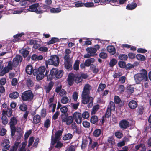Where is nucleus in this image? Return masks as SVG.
<instances>
[{
  "mask_svg": "<svg viewBox=\"0 0 151 151\" xmlns=\"http://www.w3.org/2000/svg\"><path fill=\"white\" fill-rule=\"evenodd\" d=\"M100 48V46L96 45H95L93 47H88L87 48L86 50L88 53H90L91 56H93L96 55V52Z\"/></svg>",
  "mask_w": 151,
  "mask_h": 151,
  "instance_id": "nucleus-8",
  "label": "nucleus"
},
{
  "mask_svg": "<svg viewBox=\"0 0 151 151\" xmlns=\"http://www.w3.org/2000/svg\"><path fill=\"white\" fill-rule=\"evenodd\" d=\"M117 61L115 59L113 58L109 62V65L111 67H113L117 63Z\"/></svg>",
  "mask_w": 151,
  "mask_h": 151,
  "instance_id": "nucleus-39",
  "label": "nucleus"
},
{
  "mask_svg": "<svg viewBox=\"0 0 151 151\" xmlns=\"http://www.w3.org/2000/svg\"><path fill=\"white\" fill-rule=\"evenodd\" d=\"M115 136L118 138L120 139L122 138L123 136L122 133L119 132H115Z\"/></svg>",
  "mask_w": 151,
  "mask_h": 151,
  "instance_id": "nucleus-59",
  "label": "nucleus"
},
{
  "mask_svg": "<svg viewBox=\"0 0 151 151\" xmlns=\"http://www.w3.org/2000/svg\"><path fill=\"white\" fill-rule=\"evenodd\" d=\"M27 144V142H23L19 151H26L25 147Z\"/></svg>",
  "mask_w": 151,
  "mask_h": 151,
  "instance_id": "nucleus-54",
  "label": "nucleus"
},
{
  "mask_svg": "<svg viewBox=\"0 0 151 151\" xmlns=\"http://www.w3.org/2000/svg\"><path fill=\"white\" fill-rule=\"evenodd\" d=\"M114 102L116 104L119 103L121 100L119 97L118 96H115L114 97Z\"/></svg>",
  "mask_w": 151,
  "mask_h": 151,
  "instance_id": "nucleus-60",
  "label": "nucleus"
},
{
  "mask_svg": "<svg viewBox=\"0 0 151 151\" xmlns=\"http://www.w3.org/2000/svg\"><path fill=\"white\" fill-rule=\"evenodd\" d=\"M111 111L110 110V109H107L106 112V113L105 115L104 116L105 117L109 118L111 116Z\"/></svg>",
  "mask_w": 151,
  "mask_h": 151,
  "instance_id": "nucleus-62",
  "label": "nucleus"
},
{
  "mask_svg": "<svg viewBox=\"0 0 151 151\" xmlns=\"http://www.w3.org/2000/svg\"><path fill=\"white\" fill-rule=\"evenodd\" d=\"M137 6V4L136 3H132L128 4L126 6V9L129 10H132Z\"/></svg>",
  "mask_w": 151,
  "mask_h": 151,
  "instance_id": "nucleus-23",
  "label": "nucleus"
},
{
  "mask_svg": "<svg viewBox=\"0 0 151 151\" xmlns=\"http://www.w3.org/2000/svg\"><path fill=\"white\" fill-rule=\"evenodd\" d=\"M38 50L40 51L44 52H47L48 50V48L47 47H44V46H42L40 47L39 49Z\"/></svg>",
  "mask_w": 151,
  "mask_h": 151,
  "instance_id": "nucleus-51",
  "label": "nucleus"
},
{
  "mask_svg": "<svg viewBox=\"0 0 151 151\" xmlns=\"http://www.w3.org/2000/svg\"><path fill=\"white\" fill-rule=\"evenodd\" d=\"M60 110L62 113H65L68 111V108L67 107L64 106L61 108Z\"/></svg>",
  "mask_w": 151,
  "mask_h": 151,
  "instance_id": "nucleus-64",
  "label": "nucleus"
},
{
  "mask_svg": "<svg viewBox=\"0 0 151 151\" xmlns=\"http://www.w3.org/2000/svg\"><path fill=\"white\" fill-rule=\"evenodd\" d=\"M108 142L109 144L111 145H113L115 143V140L112 137H109L108 138Z\"/></svg>",
  "mask_w": 151,
  "mask_h": 151,
  "instance_id": "nucleus-34",
  "label": "nucleus"
},
{
  "mask_svg": "<svg viewBox=\"0 0 151 151\" xmlns=\"http://www.w3.org/2000/svg\"><path fill=\"white\" fill-rule=\"evenodd\" d=\"M95 61V59L93 58H91L86 60L85 62V65L86 66H89L91 63H93Z\"/></svg>",
  "mask_w": 151,
  "mask_h": 151,
  "instance_id": "nucleus-22",
  "label": "nucleus"
},
{
  "mask_svg": "<svg viewBox=\"0 0 151 151\" xmlns=\"http://www.w3.org/2000/svg\"><path fill=\"white\" fill-rule=\"evenodd\" d=\"M9 141L8 139H6L3 140L1 144V146L3 147V151L8 150L10 147L9 144Z\"/></svg>",
  "mask_w": 151,
  "mask_h": 151,
  "instance_id": "nucleus-11",
  "label": "nucleus"
},
{
  "mask_svg": "<svg viewBox=\"0 0 151 151\" xmlns=\"http://www.w3.org/2000/svg\"><path fill=\"white\" fill-rule=\"evenodd\" d=\"M75 82L78 83L82 81V78L81 77L80 75L78 76H75Z\"/></svg>",
  "mask_w": 151,
  "mask_h": 151,
  "instance_id": "nucleus-33",
  "label": "nucleus"
},
{
  "mask_svg": "<svg viewBox=\"0 0 151 151\" xmlns=\"http://www.w3.org/2000/svg\"><path fill=\"white\" fill-rule=\"evenodd\" d=\"M22 60V58L20 55H17L14 58L12 64L14 67H17L19 64V62H21Z\"/></svg>",
  "mask_w": 151,
  "mask_h": 151,
  "instance_id": "nucleus-12",
  "label": "nucleus"
},
{
  "mask_svg": "<svg viewBox=\"0 0 151 151\" xmlns=\"http://www.w3.org/2000/svg\"><path fill=\"white\" fill-rule=\"evenodd\" d=\"M71 51L69 49L65 50L64 59L65 60L64 64L65 68L68 70H70L72 68L73 60L72 58H70V54Z\"/></svg>",
  "mask_w": 151,
  "mask_h": 151,
  "instance_id": "nucleus-1",
  "label": "nucleus"
},
{
  "mask_svg": "<svg viewBox=\"0 0 151 151\" xmlns=\"http://www.w3.org/2000/svg\"><path fill=\"white\" fill-rule=\"evenodd\" d=\"M19 51L24 58L26 57L29 53V52L25 49H21Z\"/></svg>",
  "mask_w": 151,
  "mask_h": 151,
  "instance_id": "nucleus-24",
  "label": "nucleus"
},
{
  "mask_svg": "<svg viewBox=\"0 0 151 151\" xmlns=\"http://www.w3.org/2000/svg\"><path fill=\"white\" fill-rule=\"evenodd\" d=\"M84 6L87 7H91L94 6V3L93 2H87L84 3Z\"/></svg>",
  "mask_w": 151,
  "mask_h": 151,
  "instance_id": "nucleus-49",
  "label": "nucleus"
},
{
  "mask_svg": "<svg viewBox=\"0 0 151 151\" xmlns=\"http://www.w3.org/2000/svg\"><path fill=\"white\" fill-rule=\"evenodd\" d=\"M129 122L125 120L121 121L119 123V126L121 128L125 129L129 127Z\"/></svg>",
  "mask_w": 151,
  "mask_h": 151,
  "instance_id": "nucleus-15",
  "label": "nucleus"
},
{
  "mask_svg": "<svg viewBox=\"0 0 151 151\" xmlns=\"http://www.w3.org/2000/svg\"><path fill=\"white\" fill-rule=\"evenodd\" d=\"M19 96V93L17 92H14L9 94V96L11 98L15 99L17 98Z\"/></svg>",
  "mask_w": 151,
  "mask_h": 151,
  "instance_id": "nucleus-29",
  "label": "nucleus"
},
{
  "mask_svg": "<svg viewBox=\"0 0 151 151\" xmlns=\"http://www.w3.org/2000/svg\"><path fill=\"white\" fill-rule=\"evenodd\" d=\"M73 118L78 124H80L82 122V116L81 114L79 112H75L73 114Z\"/></svg>",
  "mask_w": 151,
  "mask_h": 151,
  "instance_id": "nucleus-9",
  "label": "nucleus"
},
{
  "mask_svg": "<svg viewBox=\"0 0 151 151\" xmlns=\"http://www.w3.org/2000/svg\"><path fill=\"white\" fill-rule=\"evenodd\" d=\"M41 120V118L40 116L37 115L34 116L33 119V122L35 124L39 123Z\"/></svg>",
  "mask_w": 151,
  "mask_h": 151,
  "instance_id": "nucleus-19",
  "label": "nucleus"
},
{
  "mask_svg": "<svg viewBox=\"0 0 151 151\" xmlns=\"http://www.w3.org/2000/svg\"><path fill=\"white\" fill-rule=\"evenodd\" d=\"M26 71L27 74L31 75L32 73L34 70L33 69L32 66L29 65L26 66Z\"/></svg>",
  "mask_w": 151,
  "mask_h": 151,
  "instance_id": "nucleus-21",
  "label": "nucleus"
},
{
  "mask_svg": "<svg viewBox=\"0 0 151 151\" xmlns=\"http://www.w3.org/2000/svg\"><path fill=\"white\" fill-rule=\"evenodd\" d=\"M56 106V105L54 104H49V111H51L52 110V112H54L55 111Z\"/></svg>",
  "mask_w": 151,
  "mask_h": 151,
  "instance_id": "nucleus-27",
  "label": "nucleus"
},
{
  "mask_svg": "<svg viewBox=\"0 0 151 151\" xmlns=\"http://www.w3.org/2000/svg\"><path fill=\"white\" fill-rule=\"evenodd\" d=\"M82 124L83 127L86 128H88L90 126L89 122L86 121H83L82 123Z\"/></svg>",
  "mask_w": 151,
  "mask_h": 151,
  "instance_id": "nucleus-53",
  "label": "nucleus"
},
{
  "mask_svg": "<svg viewBox=\"0 0 151 151\" xmlns=\"http://www.w3.org/2000/svg\"><path fill=\"white\" fill-rule=\"evenodd\" d=\"M99 108L98 105H96L93 107L91 111V114H95Z\"/></svg>",
  "mask_w": 151,
  "mask_h": 151,
  "instance_id": "nucleus-38",
  "label": "nucleus"
},
{
  "mask_svg": "<svg viewBox=\"0 0 151 151\" xmlns=\"http://www.w3.org/2000/svg\"><path fill=\"white\" fill-rule=\"evenodd\" d=\"M45 76L44 73H37L36 76V78L38 80H40L42 79Z\"/></svg>",
  "mask_w": 151,
  "mask_h": 151,
  "instance_id": "nucleus-37",
  "label": "nucleus"
},
{
  "mask_svg": "<svg viewBox=\"0 0 151 151\" xmlns=\"http://www.w3.org/2000/svg\"><path fill=\"white\" fill-rule=\"evenodd\" d=\"M69 98L67 96H64L61 99V102L62 103L65 104L68 102Z\"/></svg>",
  "mask_w": 151,
  "mask_h": 151,
  "instance_id": "nucleus-32",
  "label": "nucleus"
},
{
  "mask_svg": "<svg viewBox=\"0 0 151 151\" xmlns=\"http://www.w3.org/2000/svg\"><path fill=\"white\" fill-rule=\"evenodd\" d=\"M82 102L84 104H88V107H91L92 106L93 98L89 97L88 95L82 94Z\"/></svg>",
  "mask_w": 151,
  "mask_h": 151,
  "instance_id": "nucleus-5",
  "label": "nucleus"
},
{
  "mask_svg": "<svg viewBox=\"0 0 151 151\" xmlns=\"http://www.w3.org/2000/svg\"><path fill=\"white\" fill-rule=\"evenodd\" d=\"M50 73L51 75L54 76L56 78H59L63 76V72L62 70L53 68L50 70Z\"/></svg>",
  "mask_w": 151,
  "mask_h": 151,
  "instance_id": "nucleus-6",
  "label": "nucleus"
},
{
  "mask_svg": "<svg viewBox=\"0 0 151 151\" xmlns=\"http://www.w3.org/2000/svg\"><path fill=\"white\" fill-rule=\"evenodd\" d=\"M118 58L119 59L123 60H126L127 59L128 57L125 54H120L119 55Z\"/></svg>",
  "mask_w": 151,
  "mask_h": 151,
  "instance_id": "nucleus-42",
  "label": "nucleus"
},
{
  "mask_svg": "<svg viewBox=\"0 0 151 151\" xmlns=\"http://www.w3.org/2000/svg\"><path fill=\"white\" fill-rule=\"evenodd\" d=\"M134 78L137 83L142 81H146L148 80L147 72L146 70L142 69L140 73L135 75Z\"/></svg>",
  "mask_w": 151,
  "mask_h": 151,
  "instance_id": "nucleus-2",
  "label": "nucleus"
},
{
  "mask_svg": "<svg viewBox=\"0 0 151 151\" xmlns=\"http://www.w3.org/2000/svg\"><path fill=\"white\" fill-rule=\"evenodd\" d=\"M81 116L83 118L87 119L89 117V114L88 111H85L82 113Z\"/></svg>",
  "mask_w": 151,
  "mask_h": 151,
  "instance_id": "nucleus-31",
  "label": "nucleus"
},
{
  "mask_svg": "<svg viewBox=\"0 0 151 151\" xmlns=\"http://www.w3.org/2000/svg\"><path fill=\"white\" fill-rule=\"evenodd\" d=\"M107 48L108 52L112 55L114 54L116 52L115 48L113 46H109Z\"/></svg>",
  "mask_w": 151,
  "mask_h": 151,
  "instance_id": "nucleus-17",
  "label": "nucleus"
},
{
  "mask_svg": "<svg viewBox=\"0 0 151 151\" xmlns=\"http://www.w3.org/2000/svg\"><path fill=\"white\" fill-rule=\"evenodd\" d=\"M118 65L120 67L124 68L125 67L126 63L124 62L121 61L118 62Z\"/></svg>",
  "mask_w": 151,
  "mask_h": 151,
  "instance_id": "nucleus-55",
  "label": "nucleus"
},
{
  "mask_svg": "<svg viewBox=\"0 0 151 151\" xmlns=\"http://www.w3.org/2000/svg\"><path fill=\"white\" fill-rule=\"evenodd\" d=\"M2 123L4 124H6L8 123V119L5 115H2Z\"/></svg>",
  "mask_w": 151,
  "mask_h": 151,
  "instance_id": "nucleus-48",
  "label": "nucleus"
},
{
  "mask_svg": "<svg viewBox=\"0 0 151 151\" xmlns=\"http://www.w3.org/2000/svg\"><path fill=\"white\" fill-rule=\"evenodd\" d=\"M99 56L101 58L105 59L107 57V56L106 53L104 52H101L100 53Z\"/></svg>",
  "mask_w": 151,
  "mask_h": 151,
  "instance_id": "nucleus-61",
  "label": "nucleus"
},
{
  "mask_svg": "<svg viewBox=\"0 0 151 151\" xmlns=\"http://www.w3.org/2000/svg\"><path fill=\"white\" fill-rule=\"evenodd\" d=\"M20 109L23 111H25L27 109V106L24 104H22L19 106Z\"/></svg>",
  "mask_w": 151,
  "mask_h": 151,
  "instance_id": "nucleus-56",
  "label": "nucleus"
},
{
  "mask_svg": "<svg viewBox=\"0 0 151 151\" xmlns=\"http://www.w3.org/2000/svg\"><path fill=\"white\" fill-rule=\"evenodd\" d=\"M17 119L15 117H13L11 118L9 122L10 127H15V125L17 123Z\"/></svg>",
  "mask_w": 151,
  "mask_h": 151,
  "instance_id": "nucleus-16",
  "label": "nucleus"
},
{
  "mask_svg": "<svg viewBox=\"0 0 151 151\" xmlns=\"http://www.w3.org/2000/svg\"><path fill=\"white\" fill-rule=\"evenodd\" d=\"M34 97V95L30 90L26 91L23 92L22 95V98L24 101H30Z\"/></svg>",
  "mask_w": 151,
  "mask_h": 151,
  "instance_id": "nucleus-4",
  "label": "nucleus"
},
{
  "mask_svg": "<svg viewBox=\"0 0 151 151\" xmlns=\"http://www.w3.org/2000/svg\"><path fill=\"white\" fill-rule=\"evenodd\" d=\"M58 40V39L56 38H52V39L50 40L48 42V44H53L55 43Z\"/></svg>",
  "mask_w": 151,
  "mask_h": 151,
  "instance_id": "nucleus-45",
  "label": "nucleus"
},
{
  "mask_svg": "<svg viewBox=\"0 0 151 151\" xmlns=\"http://www.w3.org/2000/svg\"><path fill=\"white\" fill-rule=\"evenodd\" d=\"M34 138L33 137H31L29 138L28 141V147L27 151H30L31 150V148L29 147L32 145L34 142Z\"/></svg>",
  "mask_w": 151,
  "mask_h": 151,
  "instance_id": "nucleus-25",
  "label": "nucleus"
},
{
  "mask_svg": "<svg viewBox=\"0 0 151 151\" xmlns=\"http://www.w3.org/2000/svg\"><path fill=\"white\" fill-rule=\"evenodd\" d=\"M101 133V131L100 129L95 130L93 132V135L96 137H99Z\"/></svg>",
  "mask_w": 151,
  "mask_h": 151,
  "instance_id": "nucleus-30",
  "label": "nucleus"
},
{
  "mask_svg": "<svg viewBox=\"0 0 151 151\" xmlns=\"http://www.w3.org/2000/svg\"><path fill=\"white\" fill-rule=\"evenodd\" d=\"M75 75L73 73H70L68 78V81L69 85L70 86L72 85L74 81H75Z\"/></svg>",
  "mask_w": 151,
  "mask_h": 151,
  "instance_id": "nucleus-13",
  "label": "nucleus"
},
{
  "mask_svg": "<svg viewBox=\"0 0 151 151\" xmlns=\"http://www.w3.org/2000/svg\"><path fill=\"white\" fill-rule=\"evenodd\" d=\"M79 61L78 60H76L73 66V68L75 70H77L79 69Z\"/></svg>",
  "mask_w": 151,
  "mask_h": 151,
  "instance_id": "nucleus-44",
  "label": "nucleus"
},
{
  "mask_svg": "<svg viewBox=\"0 0 151 151\" xmlns=\"http://www.w3.org/2000/svg\"><path fill=\"white\" fill-rule=\"evenodd\" d=\"M61 120L63 122H65L66 125H69L73 122V118L71 116H67L64 115L61 117Z\"/></svg>",
  "mask_w": 151,
  "mask_h": 151,
  "instance_id": "nucleus-7",
  "label": "nucleus"
},
{
  "mask_svg": "<svg viewBox=\"0 0 151 151\" xmlns=\"http://www.w3.org/2000/svg\"><path fill=\"white\" fill-rule=\"evenodd\" d=\"M98 120L97 117L96 116H92L91 119V122L93 124H95Z\"/></svg>",
  "mask_w": 151,
  "mask_h": 151,
  "instance_id": "nucleus-35",
  "label": "nucleus"
},
{
  "mask_svg": "<svg viewBox=\"0 0 151 151\" xmlns=\"http://www.w3.org/2000/svg\"><path fill=\"white\" fill-rule=\"evenodd\" d=\"M61 11V9L58 8H53L50 10V12L52 13H57Z\"/></svg>",
  "mask_w": 151,
  "mask_h": 151,
  "instance_id": "nucleus-50",
  "label": "nucleus"
},
{
  "mask_svg": "<svg viewBox=\"0 0 151 151\" xmlns=\"http://www.w3.org/2000/svg\"><path fill=\"white\" fill-rule=\"evenodd\" d=\"M137 103L136 101L132 100L129 103V107L131 109H134L137 106Z\"/></svg>",
  "mask_w": 151,
  "mask_h": 151,
  "instance_id": "nucleus-20",
  "label": "nucleus"
},
{
  "mask_svg": "<svg viewBox=\"0 0 151 151\" xmlns=\"http://www.w3.org/2000/svg\"><path fill=\"white\" fill-rule=\"evenodd\" d=\"M127 89L128 92L130 93H132L134 91V88L131 85H129L127 86Z\"/></svg>",
  "mask_w": 151,
  "mask_h": 151,
  "instance_id": "nucleus-41",
  "label": "nucleus"
},
{
  "mask_svg": "<svg viewBox=\"0 0 151 151\" xmlns=\"http://www.w3.org/2000/svg\"><path fill=\"white\" fill-rule=\"evenodd\" d=\"M136 57L139 60L144 61L146 59L144 56L140 54H137Z\"/></svg>",
  "mask_w": 151,
  "mask_h": 151,
  "instance_id": "nucleus-36",
  "label": "nucleus"
},
{
  "mask_svg": "<svg viewBox=\"0 0 151 151\" xmlns=\"http://www.w3.org/2000/svg\"><path fill=\"white\" fill-rule=\"evenodd\" d=\"M62 133V131L60 130H59L56 132L55 135V139L54 140V143L60 139V137Z\"/></svg>",
  "mask_w": 151,
  "mask_h": 151,
  "instance_id": "nucleus-18",
  "label": "nucleus"
},
{
  "mask_svg": "<svg viewBox=\"0 0 151 151\" xmlns=\"http://www.w3.org/2000/svg\"><path fill=\"white\" fill-rule=\"evenodd\" d=\"M126 79V77L125 76H122L120 78L119 80V82L121 83H125Z\"/></svg>",
  "mask_w": 151,
  "mask_h": 151,
  "instance_id": "nucleus-57",
  "label": "nucleus"
},
{
  "mask_svg": "<svg viewBox=\"0 0 151 151\" xmlns=\"http://www.w3.org/2000/svg\"><path fill=\"white\" fill-rule=\"evenodd\" d=\"M73 137L72 135L70 133H68L64 135L63 137V139L64 140H66L71 139Z\"/></svg>",
  "mask_w": 151,
  "mask_h": 151,
  "instance_id": "nucleus-28",
  "label": "nucleus"
},
{
  "mask_svg": "<svg viewBox=\"0 0 151 151\" xmlns=\"http://www.w3.org/2000/svg\"><path fill=\"white\" fill-rule=\"evenodd\" d=\"M106 87V85L104 84H100L99 85L98 91H103Z\"/></svg>",
  "mask_w": 151,
  "mask_h": 151,
  "instance_id": "nucleus-46",
  "label": "nucleus"
},
{
  "mask_svg": "<svg viewBox=\"0 0 151 151\" xmlns=\"http://www.w3.org/2000/svg\"><path fill=\"white\" fill-rule=\"evenodd\" d=\"M50 124V121L49 119L46 120L44 123V126L46 128H48Z\"/></svg>",
  "mask_w": 151,
  "mask_h": 151,
  "instance_id": "nucleus-63",
  "label": "nucleus"
},
{
  "mask_svg": "<svg viewBox=\"0 0 151 151\" xmlns=\"http://www.w3.org/2000/svg\"><path fill=\"white\" fill-rule=\"evenodd\" d=\"M110 0H100V4L101 5H104L110 2Z\"/></svg>",
  "mask_w": 151,
  "mask_h": 151,
  "instance_id": "nucleus-58",
  "label": "nucleus"
},
{
  "mask_svg": "<svg viewBox=\"0 0 151 151\" xmlns=\"http://www.w3.org/2000/svg\"><path fill=\"white\" fill-rule=\"evenodd\" d=\"M125 87L124 85H120L119 86L118 91L121 93H122L124 91Z\"/></svg>",
  "mask_w": 151,
  "mask_h": 151,
  "instance_id": "nucleus-47",
  "label": "nucleus"
},
{
  "mask_svg": "<svg viewBox=\"0 0 151 151\" xmlns=\"http://www.w3.org/2000/svg\"><path fill=\"white\" fill-rule=\"evenodd\" d=\"M115 104L112 101H111L109 103L108 106L107 108L108 109H110L111 111L115 109Z\"/></svg>",
  "mask_w": 151,
  "mask_h": 151,
  "instance_id": "nucleus-26",
  "label": "nucleus"
},
{
  "mask_svg": "<svg viewBox=\"0 0 151 151\" xmlns=\"http://www.w3.org/2000/svg\"><path fill=\"white\" fill-rule=\"evenodd\" d=\"M45 70L46 68L45 66H41L38 68L37 72L41 73H44Z\"/></svg>",
  "mask_w": 151,
  "mask_h": 151,
  "instance_id": "nucleus-40",
  "label": "nucleus"
},
{
  "mask_svg": "<svg viewBox=\"0 0 151 151\" xmlns=\"http://www.w3.org/2000/svg\"><path fill=\"white\" fill-rule=\"evenodd\" d=\"M75 6L76 7H79L84 6V3H82L81 1H78L75 3Z\"/></svg>",
  "mask_w": 151,
  "mask_h": 151,
  "instance_id": "nucleus-52",
  "label": "nucleus"
},
{
  "mask_svg": "<svg viewBox=\"0 0 151 151\" xmlns=\"http://www.w3.org/2000/svg\"><path fill=\"white\" fill-rule=\"evenodd\" d=\"M91 89V87L89 84H86L84 87L82 94L88 95Z\"/></svg>",
  "mask_w": 151,
  "mask_h": 151,
  "instance_id": "nucleus-14",
  "label": "nucleus"
},
{
  "mask_svg": "<svg viewBox=\"0 0 151 151\" xmlns=\"http://www.w3.org/2000/svg\"><path fill=\"white\" fill-rule=\"evenodd\" d=\"M39 6L38 3L29 6V10L30 11L35 12L37 13L40 14L42 13L43 12L41 10H38L37 8Z\"/></svg>",
  "mask_w": 151,
  "mask_h": 151,
  "instance_id": "nucleus-10",
  "label": "nucleus"
},
{
  "mask_svg": "<svg viewBox=\"0 0 151 151\" xmlns=\"http://www.w3.org/2000/svg\"><path fill=\"white\" fill-rule=\"evenodd\" d=\"M59 63V57L56 55L51 56L50 59L45 62V64L47 67L48 65H52L55 66H58Z\"/></svg>",
  "mask_w": 151,
  "mask_h": 151,
  "instance_id": "nucleus-3",
  "label": "nucleus"
},
{
  "mask_svg": "<svg viewBox=\"0 0 151 151\" xmlns=\"http://www.w3.org/2000/svg\"><path fill=\"white\" fill-rule=\"evenodd\" d=\"M19 145V142H16L13 146L11 148L9 151H16Z\"/></svg>",
  "mask_w": 151,
  "mask_h": 151,
  "instance_id": "nucleus-43",
  "label": "nucleus"
}]
</instances>
